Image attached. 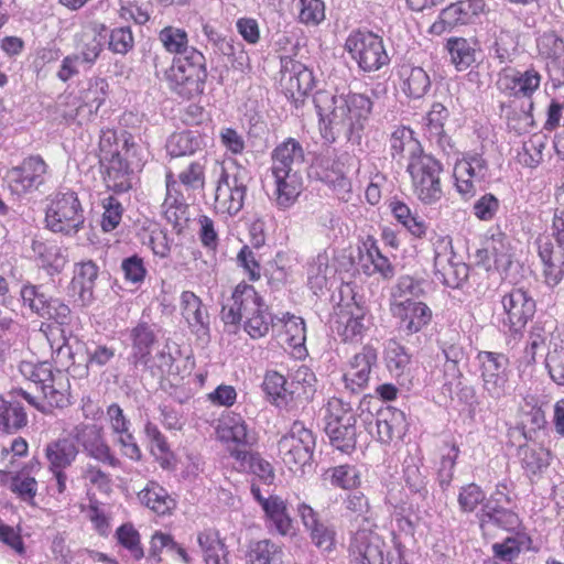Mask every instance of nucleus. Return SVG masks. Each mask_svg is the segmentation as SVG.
Masks as SVG:
<instances>
[{"label":"nucleus","mask_w":564,"mask_h":564,"mask_svg":"<svg viewBox=\"0 0 564 564\" xmlns=\"http://www.w3.org/2000/svg\"><path fill=\"white\" fill-rule=\"evenodd\" d=\"M141 152L131 132L124 130L119 133L113 128L100 130L97 158L107 191L120 195L132 189L133 167L142 164Z\"/></svg>","instance_id":"nucleus-1"},{"label":"nucleus","mask_w":564,"mask_h":564,"mask_svg":"<svg viewBox=\"0 0 564 564\" xmlns=\"http://www.w3.org/2000/svg\"><path fill=\"white\" fill-rule=\"evenodd\" d=\"M19 371L26 380L40 387L42 399L33 397L22 388L12 389V394L23 398L30 405L43 413H50L54 409H64L70 404V381L65 370L53 368L48 361L23 360L19 365Z\"/></svg>","instance_id":"nucleus-2"},{"label":"nucleus","mask_w":564,"mask_h":564,"mask_svg":"<svg viewBox=\"0 0 564 564\" xmlns=\"http://www.w3.org/2000/svg\"><path fill=\"white\" fill-rule=\"evenodd\" d=\"M314 104L319 120L325 124L323 137L330 142L335 140L334 128L345 129L349 133L361 130L372 109L371 99L356 93L333 96L318 91L314 96Z\"/></svg>","instance_id":"nucleus-3"},{"label":"nucleus","mask_w":564,"mask_h":564,"mask_svg":"<svg viewBox=\"0 0 564 564\" xmlns=\"http://www.w3.org/2000/svg\"><path fill=\"white\" fill-rule=\"evenodd\" d=\"M221 319L227 325H239L243 319V329L252 339L265 337L275 329L278 319L269 310L263 297L245 281L236 285L231 303L223 306Z\"/></svg>","instance_id":"nucleus-4"},{"label":"nucleus","mask_w":564,"mask_h":564,"mask_svg":"<svg viewBox=\"0 0 564 564\" xmlns=\"http://www.w3.org/2000/svg\"><path fill=\"white\" fill-rule=\"evenodd\" d=\"M207 78L205 55L196 47L188 50L186 55L174 56L165 70L167 88L183 100L203 95Z\"/></svg>","instance_id":"nucleus-5"},{"label":"nucleus","mask_w":564,"mask_h":564,"mask_svg":"<svg viewBox=\"0 0 564 564\" xmlns=\"http://www.w3.org/2000/svg\"><path fill=\"white\" fill-rule=\"evenodd\" d=\"M45 226L54 232L73 237L85 225L84 208L78 194L72 189L56 192L50 198L45 209Z\"/></svg>","instance_id":"nucleus-6"},{"label":"nucleus","mask_w":564,"mask_h":564,"mask_svg":"<svg viewBox=\"0 0 564 564\" xmlns=\"http://www.w3.org/2000/svg\"><path fill=\"white\" fill-rule=\"evenodd\" d=\"M406 172L412 192L424 205H433L443 197L441 175L443 164L433 155L420 151L409 156Z\"/></svg>","instance_id":"nucleus-7"},{"label":"nucleus","mask_w":564,"mask_h":564,"mask_svg":"<svg viewBox=\"0 0 564 564\" xmlns=\"http://www.w3.org/2000/svg\"><path fill=\"white\" fill-rule=\"evenodd\" d=\"M132 350L130 361L135 368L149 371L152 377L165 378L173 373L174 358L171 354L160 351L152 356L156 336L147 323H139L131 330Z\"/></svg>","instance_id":"nucleus-8"},{"label":"nucleus","mask_w":564,"mask_h":564,"mask_svg":"<svg viewBox=\"0 0 564 564\" xmlns=\"http://www.w3.org/2000/svg\"><path fill=\"white\" fill-rule=\"evenodd\" d=\"M50 175V165L40 154L25 156L6 172L4 183L11 195L18 197L37 191Z\"/></svg>","instance_id":"nucleus-9"},{"label":"nucleus","mask_w":564,"mask_h":564,"mask_svg":"<svg viewBox=\"0 0 564 564\" xmlns=\"http://www.w3.org/2000/svg\"><path fill=\"white\" fill-rule=\"evenodd\" d=\"M345 50L368 73L379 70L390 61L382 37L370 31H352L345 41Z\"/></svg>","instance_id":"nucleus-10"},{"label":"nucleus","mask_w":564,"mask_h":564,"mask_svg":"<svg viewBox=\"0 0 564 564\" xmlns=\"http://www.w3.org/2000/svg\"><path fill=\"white\" fill-rule=\"evenodd\" d=\"M543 76L533 65L525 69L505 66L497 73L495 86L500 95L513 99L532 100L540 90Z\"/></svg>","instance_id":"nucleus-11"},{"label":"nucleus","mask_w":564,"mask_h":564,"mask_svg":"<svg viewBox=\"0 0 564 564\" xmlns=\"http://www.w3.org/2000/svg\"><path fill=\"white\" fill-rule=\"evenodd\" d=\"M372 326L369 308L354 299L339 303L335 310L333 329L344 343H359Z\"/></svg>","instance_id":"nucleus-12"},{"label":"nucleus","mask_w":564,"mask_h":564,"mask_svg":"<svg viewBox=\"0 0 564 564\" xmlns=\"http://www.w3.org/2000/svg\"><path fill=\"white\" fill-rule=\"evenodd\" d=\"M279 454L290 469L311 463L315 448L313 432L303 422L295 421L278 443Z\"/></svg>","instance_id":"nucleus-13"},{"label":"nucleus","mask_w":564,"mask_h":564,"mask_svg":"<svg viewBox=\"0 0 564 564\" xmlns=\"http://www.w3.org/2000/svg\"><path fill=\"white\" fill-rule=\"evenodd\" d=\"M387 544L376 528L359 527L350 533L347 546L348 564H389Z\"/></svg>","instance_id":"nucleus-14"},{"label":"nucleus","mask_w":564,"mask_h":564,"mask_svg":"<svg viewBox=\"0 0 564 564\" xmlns=\"http://www.w3.org/2000/svg\"><path fill=\"white\" fill-rule=\"evenodd\" d=\"M280 84L284 95L297 107L315 86L313 72L291 56L281 57Z\"/></svg>","instance_id":"nucleus-15"},{"label":"nucleus","mask_w":564,"mask_h":564,"mask_svg":"<svg viewBox=\"0 0 564 564\" xmlns=\"http://www.w3.org/2000/svg\"><path fill=\"white\" fill-rule=\"evenodd\" d=\"M476 360L479 365L484 390L495 399L505 395L509 381V358L507 355L481 350L477 354Z\"/></svg>","instance_id":"nucleus-16"},{"label":"nucleus","mask_w":564,"mask_h":564,"mask_svg":"<svg viewBox=\"0 0 564 564\" xmlns=\"http://www.w3.org/2000/svg\"><path fill=\"white\" fill-rule=\"evenodd\" d=\"M297 513L312 544L324 555H330L338 549L336 528L321 520L318 512L308 503L297 505Z\"/></svg>","instance_id":"nucleus-17"},{"label":"nucleus","mask_w":564,"mask_h":564,"mask_svg":"<svg viewBox=\"0 0 564 564\" xmlns=\"http://www.w3.org/2000/svg\"><path fill=\"white\" fill-rule=\"evenodd\" d=\"M503 324L511 333H521L536 311V303L531 294L522 288H514L501 299Z\"/></svg>","instance_id":"nucleus-18"},{"label":"nucleus","mask_w":564,"mask_h":564,"mask_svg":"<svg viewBox=\"0 0 564 564\" xmlns=\"http://www.w3.org/2000/svg\"><path fill=\"white\" fill-rule=\"evenodd\" d=\"M389 311L405 335L420 333L433 319L432 308L423 301L389 302Z\"/></svg>","instance_id":"nucleus-19"},{"label":"nucleus","mask_w":564,"mask_h":564,"mask_svg":"<svg viewBox=\"0 0 564 564\" xmlns=\"http://www.w3.org/2000/svg\"><path fill=\"white\" fill-rule=\"evenodd\" d=\"M482 0H460L444 8L435 22L429 28L432 35H442L452 31L457 25L471 22V20L484 12Z\"/></svg>","instance_id":"nucleus-20"},{"label":"nucleus","mask_w":564,"mask_h":564,"mask_svg":"<svg viewBox=\"0 0 564 564\" xmlns=\"http://www.w3.org/2000/svg\"><path fill=\"white\" fill-rule=\"evenodd\" d=\"M351 160L348 153L322 155L313 164V171L316 178L334 191L347 193L351 188V182L347 175Z\"/></svg>","instance_id":"nucleus-21"},{"label":"nucleus","mask_w":564,"mask_h":564,"mask_svg":"<svg viewBox=\"0 0 564 564\" xmlns=\"http://www.w3.org/2000/svg\"><path fill=\"white\" fill-rule=\"evenodd\" d=\"M246 194L247 186L239 177L223 169L215 191L214 208L216 213L229 216L238 214L243 207Z\"/></svg>","instance_id":"nucleus-22"},{"label":"nucleus","mask_w":564,"mask_h":564,"mask_svg":"<svg viewBox=\"0 0 564 564\" xmlns=\"http://www.w3.org/2000/svg\"><path fill=\"white\" fill-rule=\"evenodd\" d=\"M476 264L487 271H507L512 263L510 240L503 232L486 238L475 252Z\"/></svg>","instance_id":"nucleus-23"},{"label":"nucleus","mask_w":564,"mask_h":564,"mask_svg":"<svg viewBox=\"0 0 564 564\" xmlns=\"http://www.w3.org/2000/svg\"><path fill=\"white\" fill-rule=\"evenodd\" d=\"M378 359L377 350L365 345L346 365L343 375L345 388L351 393H359L368 387L372 367Z\"/></svg>","instance_id":"nucleus-24"},{"label":"nucleus","mask_w":564,"mask_h":564,"mask_svg":"<svg viewBox=\"0 0 564 564\" xmlns=\"http://www.w3.org/2000/svg\"><path fill=\"white\" fill-rule=\"evenodd\" d=\"M487 170V162L480 155L465 156L456 161L453 176L456 191L462 197L467 199L476 194L477 185L484 182Z\"/></svg>","instance_id":"nucleus-25"},{"label":"nucleus","mask_w":564,"mask_h":564,"mask_svg":"<svg viewBox=\"0 0 564 564\" xmlns=\"http://www.w3.org/2000/svg\"><path fill=\"white\" fill-rule=\"evenodd\" d=\"M215 434L231 457L235 451H250L248 425L240 414L230 412L223 415L218 420Z\"/></svg>","instance_id":"nucleus-26"},{"label":"nucleus","mask_w":564,"mask_h":564,"mask_svg":"<svg viewBox=\"0 0 564 564\" xmlns=\"http://www.w3.org/2000/svg\"><path fill=\"white\" fill-rule=\"evenodd\" d=\"M538 256L542 263L544 283L550 288L557 286L564 280V246H554L550 237L536 240Z\"/></svg>","instance_id":"nucleus-27"},{"label":"nucleus","mask_w":564,"mask_h":564,"mask_svg":"<svg viewBox=\"0 0 564 564\" xmlns=\"http://www.w3.org/2000/svg\"><path fill=\"white\" fill-rule=\"evenodd\" d=\"M75 436L82 442L89 456L113 468L121 466L120 459L104 440L101 429L94 424L82 423L75 427Z\"/></svg>","instance_id":"nucleus-28"},{"label":"nucleus","mask_w":564,"mask_h":564,"mask_svg":"<svg viewBox=\"0 0 564 564\" xmlns=\"http://www.w3.org/2000/svg\"><path fill=\"white\" fill-rule=\"evenodd\" d=\"M137 497L144 508L158 517H171L177 508L176 498L156 480H149Z\"/></svg>","instance_id":"nucleus-29"},{"label":"nucleus","mask_w":564,"mask_h":564,"mask_svg":"<svg viewBox=\"0 0 564 564\" xmlns=\"http://www.w3.org/2000/svg\"><path fill=\"white\" fill-rule=\"evenodd\" d=\"M398 85L409 98L420 99L431 88V78L427 72L411 63H402L397 67Z\"/></svg>","instance_id":"nucleus-30"},{"label":"nucleus","mask_w":564,"mask_h":564,"mask_svg":"<svg viewBox=\"0 0 564 564\" xmlns=\"http://www.w3.org/2000/svg\"><path fill=\"white\" fill-rule=\"evenodd\" d=\"M448 116V110L443 104L434 102L423 119L424 134L447 155L454 152V144L444 131V123Z\"/></svg>","instance_id":"nucleus-31"},{"label":"nucleus","mask_w":564,"mask_h":564,"mask_svg":"<svg viewBox=\"0 0 564 564\" xmlns=\"http://www.w3.org/2000/svg\"><path fill=\"white\" fill-rule=\"evenodd\" d=\"M107 35L108 28L98 21H91L82 29L78 42L80 45L79 56L84 63L95 64L102 52Z\"/></svg>","instance_id":"nucleus-32"},{"label":"nucleus","mask_w":564,"mask_h":564,"mask_svg":"<svg viewBox=\"0 0 564 564\" xmlns=\"http://www.w3.org/2000/svg\"><path fill=\"white\" fill-rule=\"evenodd\" d=\"M98 272L97 264L91 260L75 265L69 290L73 295L78 296L83 306H87L94 301V289Z\"/></svg>","instance_id":"nucleus-33"},{"label":"nucleus","mask_w":564,"mask_h":564,"mask_svg":"<svg viewBox=\"0 0 564 564\" xmlns=\"http://www.w3.org/2000/svg\"><path fill=\"white\" fill-rule=\"evenodd\" d=\"M305 159L302 144L294 138H286L271 153V173L293 172V165L303 163Z\"/></svg>","instance_id":"nucleus-34"},{"label":"nucleus","mask_w":564,"mask_h":564,"mask_svg":"<svg viewBox=\"0 0 564 564\" xmlns=\"http://www.w3.org/2000/svg\"><path fill=\"white\" fill-rule=\"evenodd\" d=\"M32 250L41 267L51 275L61 273L68 261L66 250L55 240H33Z\"/></svg>","instance_id":"nucleus-35"},{"label":"nucleus","mask_w":564,"mask_h":564,"mask_svg":"<svg viewBox=\"0 0 564 564\" xmlns=\"http://www.w3.org/2000/svg\"><path fill=\"white\" fill-rule=\"evenodd\" d=\"M437 481L443 490H446L455 476V468L460 455V446L454 436L443 440L438 449Z\"/></svg>","instance_id":"nucleus-36"},{"label":"nucleus","mask_w":564,"mask_h":564,"mask_svg":"<svg viewBox=\"0 0 564 564\" xmlns=\"http://www.w3.org/2000/svg\"><path fill=\"white\" fill-rule=\"evenodd\" d=\"M264 520L269 529H274L280 535L285 536L293 529V520L288 510L286 501L278 495H270L262 507Z\"/></svg>","instance_id":"nucleus-37"},{"label":"nucleus","mask_w":564,"mask_h":564,"mask_svg":"<svg viewBox=\"0 0 564 564\" xmlns=\"http://www.w3.org/2000/svg\"><path fill=\"white\" fill-rule=\"evenodd\" d=\"M182 316L193 332H205L209 327V314L203 301L192 291H183L180 296Z\"/></svg>","instance_id":"nucleus-38"},{"label":"nucleus","mask_w":564,"mask_h":564,"mask_svg":"<svg viewBox=\"0 0 564 564\" xmlns=\"http://www.w3.org/2000/svg\"><path fill=\"white\" fill-rule=\"evenodd\" d=\"M274 178L273 196L280 208L291 207L303 189L302 177L297 173L280 172L272 174Z\"/></svg>","instance_id":"nucleus-39"},{"label":"nucleus","mask_w":564,"mask_h":564,"mask_svg":"<svg viewBox=\"0 0 564 564\" xmlns=\"http://www.w3.org/2000/svg\"><path fill=\"white\" fill-rule=\"evenodd\" d=\"M389 209L394 219L415 239H424L427 235L429 225L413 212L411 207L398 198L389 203Z\"/></svg>","instance_id":"nucleus-40"},{"label":"nucleus","mask_w":564,"mask_h":564,"mask_svg":"<svg viewBox=\"0 0 564 564\" xmlns=\"http://www.w3.org/2000/svg\"><path fill=\"white\" fill-rule=\"evenodd\" d=\"M48 469L68 468L76 460L78 447L68 437H59L50 442L44 451Z\"/></svg>","instance_id":"nucleus-41"},{"label":"nucleus","mask_w":564,"mask_h":564,"mask_svg":"<svg viewBox=\"0 0 564 564\" xmlns=\"http://www.w3.org/2000/svg\"><path fill=\"white\" fill-rule=\"evenodd\" d=\"M491 498L496 502V507L489 517H495L497 521L505 520L511 528L518 527L520 523L518 514L506 509V506H510L513 502V484L506 479L499 481L491 494Z\"/></svg>","instance_id":"nucleus-42"},{"label":"nucleus","mask_w":564,"mask_h":564,"mask_svg":"<svg viewBox=\"0 0 564 564\" xmlns=\"http://www.w3.org/2000/svg\"><path fill=\"white\" fill-rule=\"evenodd\" d=\"M278 322L275 332L282 345H286L291 348H299L304 345L306 340V327L302 317L285 313L281 318H278Z\"/></svg>","instance_id":"nucleus-43"},{"label":"nucleus","mask_w":564,"mask_h":564,"mask_svg":"<svg viewBox=\"0 0 564 564\" xmlns=\"http://www.w3.org/2000/svg\"><path fill=\"white\" fill-rule=\"evenodd\" d=\"M206 564H229L228 550L216 529H204L197 535Z\"/></svg>","instance_id":"nucleus-44"},{"label":"nucleus","mask_w":564,"mask_h":564,"mask_svg":"<svg viewBox=\"0 0 564 564\" xmlns=\"http://www.w3.org/2000/svg\"><path fill=\"white\" fill-rule=\"evenodd\" d=\"M204 147V134L193 130L174 132L166 143V150L172 158L194 155Z\"/></svg>","instance_id":"nucleus-45"},{"label":"nucleus","mask_w":564,"mask_h":564,"mask_svg":"<svg viewBox=\"0 0 564 564\" xmlns=\"http://www.w3.org/2000/svg\"><path fill=\"white\" fill-rule=\"evenodd\" d=\"M283 546L269 539L251 542L246 552L247 564H282Z\"/></svg>","instance_id":"nucleus-46"},{"label":"nucleus","mask_w":564,"mask_h":564,"mask_svg":"<svg viewBox=\"0 0 564 564\" xmlns=\"http://www.w3.org/2000/svg\"><path fill=\"white\" fill-rule=\"evenodd\" d=\"M34 467H40L37 462L26 464L11 478L10 489L22 501L34 507L37 494V481L30 473Z\"/></svg>","instance_id":"nucleus-47"},{"label":"nucleus","mask_w":564,"mask_h":564,"mask_svg":"<svg viewBox=\"0 0 564 564\" xmlns=\"http://www.w3.org/2000/svg\"><path fill=\"white\" fill-rule=\"evenodd\" d=\"M325 431L337 449L349 453L356 447V417L328 423Z\"/></svg>","instance_id":"nucleus-48"},{"label":"nucleus","mask_w":564,"mask_h":564,"mask_svg":"<svg viewBox=\"0 0 564 564\" xmlns=\"http://www.w3.org/2000/svg\"><path fill=\"white\" fill-rule=\"evenodd\" d=\"M521 467L528 477L540 475L550 465V453L542 446L522 445L518 449Z\"/></svg>","instance_id":"nucleus-49"},{"label":"nucleus","mask_w":564,"mask_h":564,"mask_svg":"<svg viewBox=\"0 0 564 564\" xmlns=\"http://www.w3.org/2000/svg\"><path fill=\"white\" fill-rule=\"evenodd\" d=\"M323 479L330 486L343 490L356 489L361 485L359 469L355 465L343 464L327 468Z\"/></svg>","instance_id":"nucleus-50"},{"label":"nucleus","mask_w":564,"mask_h":564,"mask_svg":"<svg viewBox=\"0 0 564 564\" xmlns=\"http://www.w3.org/2000/svg\"><path fill=\"white\" fill-rule=\"evenodd\" d=\"M366 249V259L371 263V268L364 264V272L367 275L380 274L382 279L390 280L394 275V267L391 261L382 254L377 241L373 238H368L364 242Z\"/></svg>","instance_id":"nucleus-51"},{"label":"nucleus","mask_w":564,"mask_h":564,"mask_svg":"<svg viewBox=\"0 0 564 564\" xmlns=\"http://www.w3.org/2000/svg\"><path fill=\"white\" fill-rule=\"evenodd\" d=\"M389 145L392 159L398 161L404 158L405 151H410V155L423 151L420 142L414 138L413 130L405 126L394 128L389 139Z\"/></svg>","instance_id":"nucleus-52"},{"label":"nucleus","mask_w":564,"mask_h":564,"mask_svg":"<svg viewBox=\"0 0 564 564\" xmlns=\"http://www.w3.org/2000/svg\"><path fill=\"white\" fill-rule=\"evenodd\" d=\"M540 56L564 74V40L555 32H545L538 40Z\"/></svg>","instance_id":"nucleus-53"},{"label":"nucleus","mask_w":564,"mask_h":564,"mask_svg":"<svg viewBox=\"0 0 564 564\" xmlns=\"http://www.w3.org/2000/svg\"><path fill=\"white\" fill-rule=\"evenodd\" d=\"M403 414L400 411L386 409L379 411L376 417V438L389 444L395 436L401 435Z\"/></svg>","instance_id":"nucleus-54"},{"label":"nucleus","mask_w":564,"mask_h":564,"mask_svg":"<svg viewBox=\"0 0 564 564\" xmlns=\"http://www.w3.org/2000/svg\"><path fill=\"white\" fill-rule=\"evenodd\" d=\"M232 458L242 466H247L263 484L271 485L274 481L275 474L272 465L263 459L260 454L251 451H235Z\"/></svg>","instance_id":"nucleus-55"},{"label":"nucleus","mask_w":564,"mask_h":564,"mask_svg":"<svg viewBox=\"0 0 564 564\" xmlns=\"http://www.w3.org/2000/svg\"><path fill=\"white\" fill-rule=\"evenodd\" d=\"M425 280L413 275H401L393 286L389 302L420 301L425 295Z\"/></svg>","instance_id":"nucleus-56"},{"label":"nucleus","mask_w":564,"mask_h":564,"mask_svg":"<svg viewBox=\"0 0 564 564\" xmlns=\"http://www.w3.org/2000/svg\"><path fill=\"white\" fill-rule=\"evenodd\" d=\"M109 94V84L105 78L96 77L89 80L88 87L82 91V104L77 107V112L83 107H87L89 115H96L99 108L105 104Z\"/></svg>","instance_id":"nucleus-57"},{"label":"nucleus","mask_w":564,"mask_h":564,"mask_svg":"<svg viewBox=\"0 0 564 564\" xmlns=\"http://www.w3.org/2000/svg\"><path fill=\"white\" fill-rule=\"evenodd\" d=\"M436 279L445 286L457 289L467 279V267L448 259L433 264Z\"/></svg>","instance_id":"nucleus-58"},{"label":"nucleus","mask_w":564,"mask_h":564,"mask_svg":"<svg viewBox=\"0 0 564 564\" xmlns=\"http://www.w3.org/2000/svg\"><path fill=\"white\" fill-rule=\"evenodd\" d=\"M115 539L117 544L126 550L132 560L140 561L144 557L141 535L133 523L126 522L119 525L116 529Z\"/></svg>","instance_id":"nucleus-59"},{"label":"nucleus","mask_w":564,"mask_h":564,"mask_svg":"<svg viewBox=\"0 0 564 564\" xmlns=\"http://www.w3.org/2000/svg\"><path fill=\"white\" fill-rule=\"evenodd\" d=\"M344 506L355 521L360 520L359 527L377 528L369 500L365 494L358 491L347 495Z\"/></svg>","instance_id":"nucleus-60"},{"label":"nucleus","mask_w":564,"mask_h":564,"mask_svg":"<svg viewBox=\"0 0 564 564\" xmlns=\"http://www.w3.org/2000/svg\"><path fill=\"white\" fill-rule=\"evenodd\" d=\"M26 423V413L20 404L0 398V431L13 433L24 427Z\"/></svg>","instance_id":"nucleus-61"},{"label":"nucleus","mask_w":564,"mask_h":564,"mask_svg":"<svg viewBox=\"0 0 564 564\" xmlns=\"http://www.w3.org/2000/svg\"><path fill=\"white\" fill-rule=\"evenodd\" d=\"M158 37L163 48L175 56L186 55L193 47L188 45V34L184 29L167 25L159 32Z\"/></svg>","instance_id":"nucleus-62"},{"label":"nucleus","mask_w":564,"mask_h":564,"mask_svg":"<svg viewBox=\"0 0 564 564\" xmlns=\"http://www.w3.org/2000/svg\"><path fill=\"white\" fill-rule=\"evenodd\" d=\"M544 138L540 134H532L523 141L517 153V161L525 167L535 169L543 161Z\"/></svg>","instance_id":"nucleus-63"},{"label":"nucleus","mask_w":564,"mask_h":564,"mask_svg":"<svg viewBox=\"0 0 564 564\" xmlns=\"http://www.w3.org/2000/svg\"><path fill=\"white\" fill-rule=\"evenodd\" d=\"M297 11V20L306 26H317L326 18L323 0H293Z\"/></svg>","instance_id":"nucleus-64"}]
</instances>
